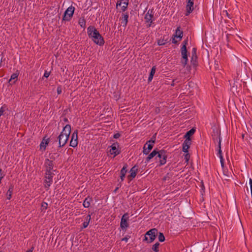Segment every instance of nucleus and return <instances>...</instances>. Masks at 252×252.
Segmentation results:
<instances>
[{
	"instance_id": "nucleus-1",
	"label": "nucleus",
	"mask_w": 252,
	"mask_h": 252,
	"mask_svg": "<svg viewBox=\"0 0 252 252\" xmlns=\"http://www.w3.org/2000/svg\"><path fill=\"white\" fill-rule=\"evenodd\" d=\"M87 33L90 38L94 43L100 46L104 45L105 42L103 37L94 26H90L87 28Z\"/></svg>"
},
{
	"instance_id": "nucleus-2",
	"label": "nucleus",
	"mask_w": 252,
	"mask_h": 252,
	"mask_svg": "<svg viewBox=\"0 0 252 252\" xmlns=\"http://www.w3.org/2000/svg\"><path fill=\"white\" fill-rule=\"evenodd\" d=\"M71 132V126L66 125L63 127L62 131L57 137L55 142H58L59 147H63L67 143Z\"/></svg>"
},
{
	"instance_id": "nucleus-3",
	"label": "nucleus",
	"mask_w": 252,
	"mask_h": 252,
	"mask_svg": "<svg viewBox=\"0 0 252 252\" xmlns=\"http://www.w3.org/2000/svg\"><path fill=\"white\" fill-rule=\"evenodd\" d=\"M158 230L156 228H152L148 231L145 234L144 241H146L148 243L153 242L158 235Z\"/></svg>"
},
{
	"instance_id": "nucleus-4",
	"label": "nucleus",
	"mask_w": 252,
	"mask_h": 252,
	"mask_svg": "<svg viewBox=\"0 0 252 252\" xmlns=\"http://www.w3.org/2000/svg\"><path fill=\"white\" fill-rule=\"evenodd\" d=\"M55 174L53 172H45L43 184L44 187L47 190L53 182V178Z\"/></svg>"
},
{
	"instance_id": "nucleus-5",
	"label": "nucleus",
	"mask_w": 252,
	"mask_h": 252,
	"mask_svg": "<svg viewBox=\"0 0 252 252\" xmlns=\"http://www.w3.org/2000/svg\"><path fill=\"white\" fill-rule=\"evenodd\" d=\"M52 159H54L52 157H50V159L49 158H46L44 163L43 167L45 169V172H55L57 171L56 169H54V164L53 160Z\"/></svg>"
},
{
	"instance_id": "nucleus-6",
	"label": "nucleus",
	"mask_w": 252,
	"mask_h": 252,
	"mask_svg": "<svg viewBox=\"0 0 252 252\" xmlns=\"http://www.w3.org/2000/svg\"><path fill=\"white\" fill-rule=\"evenodd\" d=\"M158 158L159 159V166L164 165L167 158V152L164 150H158V154L157 155L156 159H157Z\"/></svg>"
},
{
	"instance_id": "nucleus-7",
	"label": "nucleus",
	"mask_w": 252,
	"mask_h": 252,
	"mask_svg": "<svg viewBox=\"0 0 252 252\" xmlns=\"http://www.w3.org/2000/svg\"><path fill=\"white\" fill-rule=\"evenodd\" d=\"M74 10L75 8L72 6L68 7L64 13L63 21H69L73 16Z\"/></svg>"
},
{
	"instance_id": "nucleus-8",
	"label": "nucleus",
	"mask_w": 252,
	"mask_h": 252,
	"mask_svg": "<svg viewBox=\"0 0 252 252\" xmlns=\"http://www.w3.org/2000/svg\"><path fill=\"white\" fill-rule=\"evenodd\" d=\"M78 143V130H75L71 135L69 146L75 148L77 146Z\"/></svg>"
},
{
	"instance_id": "nucleus-9",
	"label": "nucleus",
	"mask_w": 252,
	"mask_h": 252,
	"mask_svg": "<svg viewBox=\"0 0 252 252\" xmlns=\"http://www.w3.org/2000/svg\"><path fill=\"white\" fill-rule=\"evenodd\" d=\"M186 16H189L193 10L194 0H187Z\"/></svg>"
},
{
	"instance_id": "nucleus-10",
	"label": "nucleus",
	"mask_w": 252,
	"mask_h": 252,
	"mask_svg": "<svg viewBox=\"0 0 252 252\" xmlns=\"http://www.w3.org/2000/svg\"><path fill=\"white\" fill-rule=\"evenodd\" d=\"M154 17L153 11V10H149L147 13L145 15V20L146 23H148V25H147V27H150L151 26L152 24L153 23L152 18Z\"/></svg>"
},
{
	"instance_id": "nucleus-11",
	"label": "nucleus",
	"mask_w": 252,
	"mask_h": 252,
	"mask_svg": "<svg viewBox=\"0 0 252 252\" xmlns=\"http://www.w3.org/2000/svg\"><path fill=\"white\" fill-rule=\"evenodd\" d=\"M187 49H181V54L182 56L181 63L184 67H185L187 64L188 61V55H187Z\"/></svg>"
},
{
	"instance_id": "nucleus-12",
	"label": "nucleus",
	"mask_w": 252,
	"mask_h": 252,
	"mask_svg": "<svg viewBox=\"0 0 252 252\" xmlns=\"http://www.w3.org/2000/svg\"><path fill=\"white\" fill-rule=\"evenodd\" d=\"M117 146H118V144L117 143L113 144L110 147V149L109 151V152L110 155H113V158L115 157L116 156L118 155L120 153V151H119Z\"/></svg>"
},
{
	"instance_id": "nucleus-13",
	"label": "nucleus",
	"mask_w": 252,
	"mask_h": 252,
	"mask_svg": "<svg viewBox=\"0 0 252 252\" xmlns=\"http://www.w3.org/2000/svg\"><path fill=\"white\" fill-rule=\"evenodd\" d=\"M128 4V0H118L116 3V7L118 8L119 6H121V10L122 11H125L127 8Z\"/></svg>"
},
{
	"instance_id": "nucleus-14",
	"label": "nucleus",
	"mask_w": 252,
	"mask_h": 252,
	"mask_svg": "<svg viewBox=\"0 0 252 252\" xmlns=\"http://www.w3.org/2000/svg\"><path fill=\"white\" fill-rule=\"evenodd\" d=\"M212 136L214 142H216V141L218 140L219 138H221L220 129L217 127H214L213 129Z\"/></svg>"
},
{
	"instance_id": "nucleus-15",
	"label": "nucleus",
	"mask_w": 252,
	"mask_h": 252,
	"mask_svg": "<svg viewBox=\"0 0 252 252\" xmlns=\"http://www.w3.org/2000/svg\"><path fill=\"white\" fill-rule=\"evenodd\" d=\"M191 145V139H185L184 141L182 146L183 149L182 150L185 153H188V150L190 147Z\"/></svg>"
},
{
	"instance_id": "nucleus-16",
	"label": "nucleus",
	"mask_w": 252,
	"mask_h": 252,
	"mask_svg": "<svg viewBox=\"0 0 252 252\" xmlns=\"http://www.w3.org/2000/svg\"><path fill=\"white\" fill-rule=\"evenodd\" d=\"M157 154H158V150L154 149L146 158L145 162L148 163L154 158L156 159Z\"/></svg>"
},
{
	"instance_id": "nucleus-17",
	"label": "nucleus",
	"mask_w": 252,
	"mask_h": 252,
	"mask_svg": "<svg viewBox=\"0 0 252 252\" xmlns=\"http://www.w3.org/2000/svg\"><path fill=\"white\" fill-rule=\"evenodd\" d=\"M128 167V165L127 164H125L122 169L121 170L120 172V178L121 180V181H123L124 180L126 174L127 172V168Z\"/></svg>"
},
{
	"instance_id": "nucleus-18",
	"label": "nucleus",
	"mask_w": 252,
	"mask_h": 252,
	"mask_svg": "<svg viewBox=\"0 0 252 252\" xmlns=\"http://www.w3.org/2000/svg\"><path fill=\"white\" fill-rule=\"evenodd\" d=\"M128 14L127 12L123 14V17L122 18V22H121V25L123 27H126V26L127 22H128Z\"/></svg>"
},
{
	"instance_id": "nucleus-19",
	"label": "nucleus",
	"mask_w": 252,
	"mask_h": 252,
	"mask_svg": "<svg viewBox=\"0 0 252 252\" xmlns=\"http://www.w3.org/2000/svg\"><path fill=\"white\" fill-rule=\"evenodd\" d=\"M92 201V198L88 196L84 200L83 205L85 208H89L90 206L91 202Z\"/></svg>"
},
{
	"instance_id": "nucleus-20",
	"label": "nucleus",
	"mask_w": 252,
	"mask_h": 252,
	"mask_svg": "<svg viewBox=\"0 0 252 252\" xmlns=\"http://www.w3.org/2000/svg\"><path fill=\"white\" fill-rule=\"evenodd\" d=\"M183 32L180 30V27H179L176 30L175 33L173 34V37L179 38V40H181L183 37Z\"/></svg>"
},
{
	"instance_id": "nucleus-21",
	"label": "nucleus",
	"mask_w": 252,
	"mask_h": 252,
	"mask_svg": "<svg viewBox=\"0 0 252 252\" xmlns=\"http://www.w3.org/2000/svg\"><path fill=\"white\" fill-rule=\"evenodd\" d=\"M49 139H45V138H43L42 141L40 143V149H43V150H45L46 149V146L48 145L49 143Z\"/></svg>"
},
{
	"instance_id": "nucleus-22",
	"label": "nucleus",
	"mask_w": 252,
	"mask_h": 252,
	"mask_svg": "<svg viewBox=\"0 0 252 252\" xmlns=\"http://www.w3.org/2000/svg\"><path fill=\"white\" fill-rule=\"evenodd\" d=\"M137 167L136 165L132 167L130 170V174L129 176L132 178H135L137 174Z\"/></svg>"
},
{
	"instance_id": "nucleus-23",
	"label": "nucleus",
	"mask_w": 252,
	"mask_h": 252,
	"mask_svg": "<svg viewBox=\"0 0 252 252\" xmlns=\"http://www.w3.org/2000/svg\"><path fill=\"white\" fill-rule=\"evenodd\" d=\"M127 220L124 219H121L120 227L123 230L126 229L127 227H128V223H127Z\"/></svg>"
},
{
	"instance_id": "nucleus-24",
	"label": "nucleus",
	"mask_w": 252,
	"mask_h": 252,
	"mask_svg": "<svg viewBox=\"0 0 252 252\" xmlns=\"http://www.w3.org/2000/svg\"><path fill=\"white\" fill-rule=\"evenodd\" d=\"M156 66H153V67L152 68L151 70L150 71L149 77H148V82H150L152 81V80L153 78V76L156 72Z\"/></svg>"
},
{
	"instance_id": "nucleus-25",
	"label": "nucleus",
	"mask_w": 252,
	"mask_h": 252,
	"mask_svg": "<svg viewBox=\"0 0 252 252\" xmlns=\"http://www.w3.org/2000/svg\"><path fill=\"white\" fill-rule=\"evenodd\" d=\"M195 131V130L193 128H191L185 134L184 138H186V139H191L190 137L194 133Z\"/></svg>"
},
{
	"instance_id": "nucleus-26",
	"label": "nucleus",
	"mask_w": 252,
	"mask_h": 252,
	"mask_svg": "<svg viewBox=\"0 0 252 252\" xmlns=\"http://www.w3.org/2000/svg\"><path fill=\"white\" fill-rule=\"evenodd\" d=\"M165 36H163V38L162 39H159L157 43H158V45H159V46L164 45L166 43H168L169 42V41H168V38H165Z\"/></svg>"
},
{
	"instance_id": "nucleus-27",
	"label": "nucleus",
	"mask_w": 252,
	"mask_h": 252,
	"mask_svg": "<svg viewBox=\"0 0 252 252\" xmlns=\"http://www.w3.org/2000/svg\"><path fill=\"white\" fill-rule=\"evenodd\" d=\"M78 24L84 29L86 28V20L84 17L80 18L78 21Z\"/></svg>"
},
{
	"instance_id": "nucleus-28",
	"label": "nucleus",
	"mask_w": 252,
	"mask_h": 252,
	"mask_svg": "<svg viewBox=\"0 0 252 252\" xmlns=\"http://www.w3.org/2000/svg\"><path fill=\"white\" fill-rule=\"evenodd\" d=\"M13 189V186L11 185L6 193L7 198L9 200L10 199V198H11Z\"/></svg>"
},
{
	"instance_id": "nucleus-29",
	"label": "nucleus",
	"mask_w": 252,
	"mask_h": 252,
	"mask_svg": "<svg viewBox=\"0 0 252 252\" xmlns=\"http://www.w3.org/2000/svg\"><path fill=\"white\" fill-rule=\"evenodd\" d=\"M160 244L158 242H157L154 245H153L152 250L155 252H159V246Z\"/></svg>"
},
{
	"instance_id": "nucleus-30",
	"label": "nucleus",
	"mask_w": 252,
	"mask_h": 252,
	"mask_svg": "<svg viewBox=\"0 0 252 252\" xmlns=\"http://www.w3.org/2000/svg\"><path fill=\"white\" fill-rule=\"evenodd\" d=\"M18 75H19L18 73H13L10 76V78L9 80V82H11L12 80H16L17 79Z\"/></svg>"
},
{
	"instance_id": "nucleus-31",
	"label": "nucleus",
	"mask_w": 252,
	"mask_h": 252,
	"mask_svg": "<svg viewBox=\"0 0 252 252\" xmlns=\"http://www.w3.org/2000/svg\"><path fill=\"white\" fill-rule=\"evenodd\" d=\"M158 241L163 242L165 241V237L162 233L160 232L158 237Z\"/></svg>"
},
{
	"instance_id": "nucleus-32",
	"label": "nucleus",
	"mask_w": 252,
	"mask_h": 252,
	"mask_svg": "<svg viewBox=\"0 0 252 252\" xmlns=\"http://www.w3.org/2000/svg\"><path fill=\"white\" fill-rule=\"evenodd\" d=\"M196 49L195 48H193L192 50V58H191V62L193 61L194 58L196 59L197 58L196 55Z\"/></svg>"
},
{
	"instance_id": "nucleus-33",
	"label": "nucleus",
	"mask_w": 252,
	"mask_h": 252,
	"mask_svg": "<svg viewBox=\"0 0 252 252\" xmlns=\"http://www.w3.org/2000/svg\"><path fill=\"white\" fill-rule=\"evenodd\" d=\"M188 44V38H187L185 40H184L182 43V47H181V49H184V48L185 49H187V45Z\"/></svg>"
},
{
	"instance_id": "nucleus-34",
	"label": "nucleus",
	"mask_w": 252,
	"mask_h": 252,
	"mask_svg": "<svg viewBox=\"0 0 252 252\" xmlns=\"http://www.w3.org/2000/svg\"><path fill=\"white\" fill-rule=\"evenodd\" d=\"M147 143H146L144 145V147H143V153L144 155H148L149 154L150 152V150H149L147 148H146V146H147Z\"/></svg>"
},
{
	"instance_id": "nucleus-35",
	"label": "nucleus",
	"mask_w": 252,
	"mask_h": 252,
	"mask_svg": "<svg viewBox=\"0 0 252 252\" xmlns=\"http://www.w3.org/2000/svg\"><path fill=\"white\" fill-rule=\"evenodd\" d=\"M156 133L154 135H153L152 137L151 138V139L149 140L147 142H148L149 144H153V145H154V144L155 143L156 140Z\"/></svg>"
},
{
	"instance_id": "nucleus-36",
	"label": "nucleus",
	"mask_w": 252,
	"mask_h": 252,
	"mask_svg": "<svg viewBox=\"0 0 252 252\" xmlns=\"http://www.w3.org/2000/svg\"><path fill=\"white\" fill-rule=\"evenodd\" d=\"M48 207V204L45 202H43L41 204V210L42 211L45 210Z\"/></svg>"
},
{
	"instance_id": "nucleus-37",
	"label": "nucleus",
	"mask_w": 252,
	"mask_h": 252,
	"mask_svg": "<svg viewBox=\"0 0 252 252\" xmlns=\"http://www.w3.org/2000/svg\"><path fill=\"white\" fill-rule=\"evenodd\" d=\"M221 139L219 138L218 140L216 141L215 143H218V148L220 149L221 148Z\"/></svg>"
},
{
	"instance_id": "nucleus-38",
	"label": "nucleus",
	"mask_w": 252,
	"mask_h": 252,
	"mask_svg": "<svg viewBox=\"0 0 252 252\" xmlns=\"http://www.w3.org/2000/svg\"><path fill=\"white\" fill-rule=\"evenodd\" d=\"M147 143V146H146V148H147L151 151L153 149L154 145L153 144H149L148 142Z\"/></svg>"
},
{
	"instance_id": "nucleus-39",
	"label": "nucleus",
	"mask_w": 252,
	"mask_h": 252,
	"mask_svg": "<svg viewBox=\"0 0 252 252\" xmlns=\"http://www.w3.org/2000/svg\"><path fill=\"white\" fill-rule=\"evenodd\" d=\"M186 153L187 154L185 156V159L186 160V162H188L190 156H189V155L188 153Z\"/></svg>"
},
{
	"instance_id": "nucleus-40",
	"label": "nucleus",
	"mask_w": 252,
	"mask_h": 252,
	"mask_svg": "<svg viewBox=\"0 0 252 252\" xmlns=\"http://www.w3.org/2000/svg\"><path fill=\"white\" fill-rule=\"evenodd\" d=\"M219 157L220 158V161L221 163V166L223 167L224 166V159L223 158V156H219Z\"/></svg>"
},
{
	"instance_id": "nucleus-41",
	"label": "nucleus",
	"mask_w": 252,
	"mask_h": 252,
	"mask_svg": "<svg viewBox=\"0 0 252 252\" xmlns=\"http://www.w3.org/2000/svg\"><path fill=\"white\" fill-rule=\"evenodd\" d=\"M128 213H126L124 214V215L122 216L121 219H124L126 220H127L128 219Z\"/></svg>"
},
{
	"instance_id": "nucleus-42",
	"label": "nucleus",
	"mask_w": 252,
	"mask_h": 252,
	"mask_svg": "<svg viewBox=\"0 0 252 252\" xmlns=\"http://www.w3.org/2000/svg\"><path fill=\"white\" fill-rule=\"evenodd\" d=\"M217 151H218L217 155L218 157L222 156V151L221 150V148H220V149L218 148Z\"/></svg>"
},
{
	"instance_id": "nucleus-43",
	"label": "nucleus",
	"mask_w": 252,
	"mask_h": 252,
	"mask_svg": "<svg viewBox=\"0 0 252 252\" xmlns=\"http://www.w3.org/2000/svg\"><path fill=\"white\" fill-rule=\"evenodd\" d=\"M217 151H218L217 155L218 157L222 156V151L221 150V148H220V149L218 148Z\"/></svg>"
},
{
	"instance_id": "nucleus-44",
	"label": "nucleus",
	"mask_w": 252,
	"mask_h": 252,
	"mask_svg": "<svg viewBox=\"0 0 252 252\" xmlns=\"http://www.w3.org/2000/svg\"><path fill=\"white\" fill-rule=\"evenodd\" d=\"M50 74V72H48L47 71H45L44 74V77L45 78H48Z\"/></svg>"
},
{
	"instance_id": "nucleus-45",
	"label": "nucleus",
	"mask_w": 252,
	"mask_h": 252,
	"mask_svg": "<svg viewBox=\"0 0 252 252\" xmlns=\"http://www.w3.org/2000/svg\"><path fill=\"white\" fill-rule=\"evenodd\" d=\"M89 224V221H85L83 223V226L84 228H86Z\"/></svg>"
},
{
	"instance_id": "nucleus-46",
	"label": "nucleus",
	"mask_w": 252,
	"mask_h": 252,
	"mask_svg": "<svg viewBox=\"0 0 252 252\" xmlns=\"http://www.w3.org/2000/svg\"><path fill=\"white\" fill-rule=\"evenodd\" d=\"M57 93L60 94L62 93V88L61 87H58L57 89Z\"/></svg>"
},
{
	"instance_id": "nucleus-47",
	"label": "nucleus",
	"mask_w": 252,
	"mask_h": 252,
	"mask_svg": "<svg viewBox=\"0 0 252 252\" xmlns=\"http://www.w3.org/2000/svg\"><path fill=\"white\" fill-rule=\"evenodd\" d=\"M91 214H88L87 215V216L86 217V221H89V222H90V221L91 220Z\"/></svg>"
},
{
	"instance_id": "nucleus-48",
	"label": "nucleus",
	"mask_w": 252,
	"mask_h": 252,
	"mask_svg": "<svg viewBox=\"0 0 252 252\" xmlns=\"http://www.w3.org/2000/svg\"><path fill=\"white\" fill-rule=\"evenodd\" d=\"M3 175H2V171L1 169H0V184L1 183V180L3 178Z\"/></svg>"
},
{
	"instance_id": "nucleus-49",
	"label": "nucleus",
	"mask_w": 252,
	"mask_h": 252,
	"mask_svg": "<svg viewBox=\"0 0 252 252\" xmlns=\"http://www.w3.org/2000/svg\"><path fill=\"white\" fill-rule=\"evenodd\" d=\"M120 133H116V134H115L114 135L113 137H114V138L117 139V138H119V137H120Z\"/></svg>"
},
{
	"instance_id": "nucleus-50",
	"label": "nucleus",
	"mask_w": 252,
	"mask_h": 252,
	"mask_svg": "<svg viewBox=\"0 0 252 252\" xmlns=\"http://www.w3.org/2000/svg\"><path fill=\"white\" fill-rule=\"evenodd\" d=\"M128 239L129 238H128L127 237H125L123 238L122 240L127 242L128 241Z\"/></svg>"
},
{
	"instance_id": "nucleus-51",
	"label": "nucleus",
	"mask_w": 252,
	"mask_h": 252,
	"mask_svg": "<svg viewBox=\"0 0 252 252\" xmlns=\"http://www.w3.org/2000/svg\"><path fill=\"white\" fill-rule=\"evenodd\" d=\"M175 37H173V39H172V43H174V44H176L177 42H178V41L176 40L175 39Z\"/></svg>"
},
{
	"instance_id": "nucleus-52",
	"label": "nucleus",
	"mask_w": 252,
	"mask_h": 252,
	"mask_svg": "<svg viewBox=\"0 0 252 252\" xmlns=\"http://www.w3.org/2000/svg\"><path fill=\"white\" fill-rule=\"evenodd\" d=\"M249 184H250V187H252V179H250Z\"/></svg>"
},
{
	"instance_id": "nucleus-53",
	"label": "nucleus",
	"mask_w": 252,
	"mask_h": 252,
	"mask_svg": "<svg viewBox=\"0 0 252 252\" xmlns=\"http://www.w3.org/2000/svg\"><path fill=\"white\" fill-rule=\"evenodd\" d=\"M226 14V15L229 18H231L230 16V15L228 13V12H227V11H225Z\"/></svg>"
},
{
	"instance_id": "nucleus-54",
	"label": "nucleus",
	"mask_w": 252,
	"mask_h": 252,
	"mask_svg": "<svg viewBox=\"0 0 252 252\" xmlns=\"http://www.w3.org/2000/svg\"><path fill=\"white\" fill-rule=\"evenodd\" d=\"M32 252V250H29L27 251L26 252Z\"/></svg>"
},
{
	"instance_id": "nucleus-55",
	"label": "nucleus",
	"mask_w": 252,
	"mask_h": 252,
	"mask_svg": "<svg viewBox=\"0 0 252 252\" xmlns=\"http://www.w3.org/2000/svg\"><path fill=\"white\" fill-rule=\"evenodd\" d=\"M118 189V188H116L114 190V191H115V192H116V191L117 190V189Z\"/></svg>"
},
{
	"instance_id": "nucleus-56",
	"label": "nucleus",
	"mask_w": 252,
	"mask_h": 252,
	"mask_svg": "<svg viewBox=\"0 0 252 252\" xmlns=\"http://www.w3.org/2000/svg\"><path fill=\"white\" fill-rule=\"evenodd\" d=\"M251 192L252 193V186L250 187Z\"/></svg>"
},
{
	"instance_id": "nucleus-57",
	"label": "nucleus",
	"mask_w": 252,
	"mask_h": 252,
	"mask_svg": "<svg viewBox=\"0 0 252 252\" xmlns=\"http://www.w3.org/2000/svg\"><path fill=\"white\" fill-rule=\"evenodd\" d=\"M16 81H14L13 83H11V84H14Z\"/></svg>"
},
{
	"instance_id": "nucleus-58",
	"label": "nucleus",
	"mask_w": 252,
	"mask_h": 252,
	"mask_svg": "<svg viewBox=\"0 0 252 252\" xmlns=\"http://www.w3.org/2000/svg\"><path fill=\"white\" fill-rule=\"evenodd\" d=\"M64 121H67V119H66V118H65V119H64Z\"/></svg>"
},
{
	"instance_id": "nucleus-59",
	"label": "nucleus",
	"mask_w": 252,
	"mask_h": 252,
	"mask_svg": "<svg viewBox=\"0 0 252 252\" xmlns=\"http://www.w3.org/2000/svg\"><path fill=\"white\" fill-rule=\"evenodd\" d=\"M21 0H19V1H20ZM22 1H24V0H22Z\"/></svg>"
},
{
	"instance_id": "nucleus-60",
	"label": "nucleus",
	"mask_w": 252,
	"mask_h": 252,
	"mask_svg": "<svg viewBox=\"0 0 252 252\" xmlns=\"http://www.w3.org/2000/svg\"><path fill=\"white\" fill-rule=\"evenodd\" d=\"M0 252H2L0 251Z\"/></svg>"
}]
</instances>
